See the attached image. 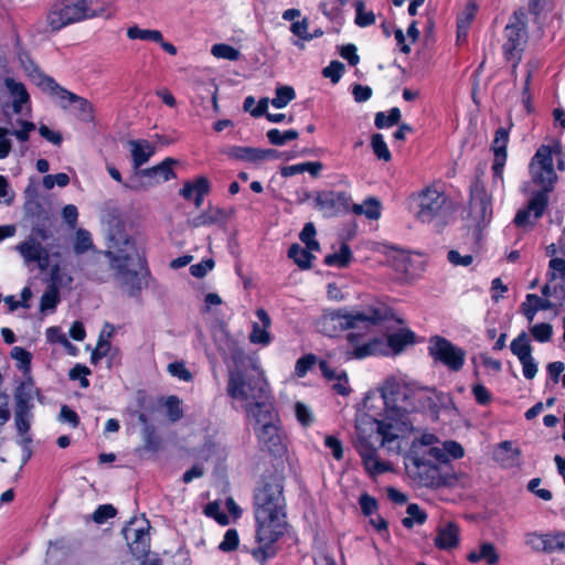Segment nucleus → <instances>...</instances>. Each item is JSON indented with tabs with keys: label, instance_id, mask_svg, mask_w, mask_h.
Wrapping results in <instances>:
<instances>
[{
	"label": "nucleus",
	"instance_id": "nucleus-19",
	"mask_svg": "<svg viewBox=\"0 0 565 565\" xmlns=\"http://www.w3.org/2000/svg\"><path fill=\"white\" fill-rule=\"evenodd\" d=\"M509 142V131L507 128L500 127L494 135L492 141V150L494 154L492 171L494 178L502 179L504 164L507 161V147Z\"/></svg>",
	"mask_w": 565,
	"mask_h": 565
},
{
	"label": "nucleus",
	"instance_id": "nucleus-36",
	"mask_svg": "<svg viewBox=\"0 0 565 565\" xmlns=\"http://www.w3.org/2000/svg\"><path fill=\"white\" fill-rule=\"evenodd\" d=\"M71 98L73 99L72 105L74 106L76 117L85 122L93 121L95 116L94 106L82 96L75 95L71 96Z\"/></svg>",
	"mask_w": 565,
	"mask_h": 565
},
{
	"label": "nucleus",
	"instance_id": "nucleus-40",
	"mask_svg": "<svg viewBox=\"0 0 565 565\" xmlns=\"http://www.w3.org/2000/svg\"><path fill=\"white\" fill-rule=\"evenodd\" d=\"M413 332L401 330L387 337V348L395 354L401 353L407 344L413 343Z\"/></svg>",
	"mask_w": 565,
	"mask_h": 565
},
{
	"label": "nucleus",
	"instance_id": "nucleus-33",
	"mask_svg": "<svg viewBox=\"0 0 565 565\" xmlns=\"http://www.w3.org/2000/svg\"><path fill=\"white\" fill-rule=\"evenodd\" d=\"M210 182L205 177H199L194 181L186 182L180 190V195L186 200H192L196 194H207Z\"/></svg>",
	"mask_w": 565,
	"mask_h": 565
},
{
	"label": "nucleus",
	"instance_id": "nucleus-61",
	"mask_svg": "<svg viewBox=\"0 0 565 565\" xmlns=\"http://www.w3.org/2000/svg\"><path fill=\"white\" fill-rule=\"evenodd\" d=\"M295 414L298 422L303 426H309L313 420L311 409L301 402L295 404Z\"/></svg>",
	"mask_w": 565,
	"mask_h": 565
},
{
	"label": "nucleus",
	"instance_id": "nucleus-24",
	"mask_svg": "<svg viewBox=\"0 0 565 565\" xmlns=\"http://www.w3.org/2000/svg\"><path fill=\"white\" fill-rule=\"evenodd\" d=\"M33 419V414L31 409H14V426L20 436L19 444L25 448L29 444H31L32 438L29 435V430L31 428V423Z\"/></svg>",
	"mask_w": 565,
	"mask_h": 565
},
{
	"label": "nucleus",
	"instance_id": "nucleus-16",
	"mask_svg": "<svg viewBox=\"0 0 565 565\" xmlns=\"http://www.w3.org/2000/svg\"><path fill=\"white\" fill-rule=\"evenodd\" d=\"M350 206L351 196L345 192L324 191L316 198V207L327 217L348 211Z\"/></svg>",
	"mask_w": 565,
	"mask_h": 565
},
{
	"label": "nucleus",
	"instance_id": "nucleus-8",
	"mask_svg": "<svg viewBox=\"0 0 565 565\" xmlns=\"http://www.w3.org/2000/svg\"><path fill=\"white\" fill-rule=\"evenodd\" d=\"M96 14V10L90 9L87 0H56L47 12L46 21L51 30L57 32Z\"/></svg>",
	"mask_w": 565,
	"mask_h": 565
},
{
	"label": "nucleus",
	"instance_id": "nucleus-58",
	"mask_svg": "<svg viewBox=\"0 0 565 565\" xmlns=\"http://www.w3.org/2000/svg\"><path fill=\"white\" fill-rule=\"evenodd\" d=\"M440 448L446 452V463L449 462L450 458L459 459L465 455L462 446L454 440L440 443Z\"/></svg>",
	"mask_w": 565,
	"mask_h": 565
},
{
	"label": "nucleus",
	"instance_id": "nucleus-51",
	"mask_svg": "<svg viewBox=\"0 0 565 565\" xmlns=\"http://www.w3.org/2000/svg\"><path fill=\"white\" fill-rule=\"evenodd\" d=\"M558 278L565 281V257H554L548 263V281H554Z\"/></svg>",
	"mask_w": 565,
	"mask_h": 565
},
{
	"label": "nucleus",
	"instance_id": "nucleus-17",
	"mask_svg": "<svg viewBox=\"0 0 565 565\" xmlns=\"http://www.w3.org/2000/svg\"><path fill=\"white\" fill-rule=\"evenodd\" d=\"M177 163L178 161L175 159L166 158L154 167L138 170L136 175L142 180L143 185L152 186L160 184L175 178L172 167Z\"/></svg>",
	"mask_w": 565,
	"mask_h": 565
},
{
	"label": "nucleus",
	"instance_id": "nucleus-22",
	"mask_svg": "<svg viewBox=\"0 0 565 565\" xmlns=\"http://www.w3.org/2000/svg\"><path fill=\"white\" fill-rule=\"evenodd\" d=\"M136 172L141 170V166L149 161L153 156L156 148L145 139L130 140L128 142Z\"/></svg>",
	"mask_w": 565,
	"mask_h": 565
},
{
	"label": "nucleus",
	"instance_id": "nucleus-11",
	"mask_svg": "<svg viewBox=\"0 0 565 565\" xmlns=\"http://www.w3.org/2000/svg\"><path fill=\"white\" fill-rule=\"evenodd\" d=\"M428 352L436 362L441 363L454 372L460 371L466 360V351L463 349L439 335L429 339Z\"/></svg>",
	"mask_w": 565,
	"mask_h": 565
},
{
	"label": "nucleus",
	"instance_id": "nucleus-31",
	"mask_svg": "<svg viewBox=\"0 0 565 565\" xmlns=\"http://www.w3.org/2000/svg\"><path fill=\"white\" fill-rule=\"evenodd\" d=\"M387 348L381 340H372L361 345H355L352 351L348 352L349 359H363L370 355L386 353Z\"/></svg>",
	"mask_w": 565,
	"mask_h": 565
},
{
	"label": "nucleus",
	"instance_id": "nucleus-13",
	"mask_svg": "<svg viewBox=\"0 0 565 565\" xmlns=\"http://www.w3.org/2000/svg\"><path fill=\"white\" fill-rule=\"evenodd\" d=\"M530 172L533 181L541 185L547 194L552 190L557 175L553 166L552 149L548 146H542L531 160Z\"/></svg>",
	"mask_w": 565,
	"mask_h": 565
},
{
	"label": "nucleus",
	"instance_id": "nucleus-1",
	"mask_svg": "<svg viewBox=\"0 0 565 565\" xmlns=\"http://www.w3.org/2000/svg\"><path fill=\"white\" fill-rule=\"evenodd\" d=\"M256 546L250 551L259 564H265L278 553L277 542L287 530L286 500L281 476L265 477L254 493Z\"/></svg>",
	"mask_w": 565,
	"mask_h": 565
},
{
	"label": "nucleus",
	"instance_id": "nucleus-4",
	"mask_svg": "<svg viewBox=\"0 0 565 565\" xmlns=\"http://www.w3.org/2000/svg\"><path fill=\"white\" fill-rule=\"evenodd\" d=\"M226 391L233 399L244 403L248 417L273 406L264 372L252 361L230 370Z\"/></svg>",
	"mask_w": 565,
	"mask_h": 565
},
{
	"label": "nucleus",
	"instance_id": "nucleus-46",
	"mask_svg": "<svg viewBox=\"0 0 565 565\" xmlns=\"http://www.w3.org/2000/svg\"><path fill=\"white\" fill-rule=\"evenodd\" d=\"M94 244L92 241L90 233L84 228H78L75 235V242L73 245V250L76 255H82L90 249H93Z\"/></svg>",
	"mask_w": 565,
	"mask_h": 565
},
{
	"label": "nucleus",
	"instance_id": "nucleus-28",
	"mask_svg": "<svg viewBox=\"0 0 565 565\" xmlns=\"http://www.w3.org/2000/svg\"><path fill=\"white\" fill-rule=\"evenodd\" d=\"M390 265L404 276H413V263L409 254L402 249L393 248L388 254Z\"/></svg>",
	"mask_w": 565,
	"mask_h": 565
},
{
	"label": "nucleus",
	"instance_id": "nucleus-3",
	"mask_svg": "<svg viewBox=\"0 0 565 565\" xmlns=\"http://www.w3.org/2000/svg\"><path fill=\"white\" fill-rule=\"evenodd\" d=\"M440 440L430 433H424L412 441L405 456V469L409 478L419 486L440 488L447 484V475L441 471L446 456Z\"/></svg>",
	"mask_w": 565,
	"mask_h": 565
},
{
	"label": "nucleus",
	"instance_id": "nucleus-25",
	"mask_svg": "<svg viewBox=\"0 0 565 565\" xmlns=\"http://www.w3.org/2000/svg\"><path fill=\"white\" fill-rule=\"evenodd\" d=\"M39 86H41L44 90L54 95L58 99V104L62 108L66 109L70 105H72L73 99L71 96H75L76 94L67 90L66 88L60 86L52 77L50 76H41L39 82Z\"/></svg>",
	"mask_w": 565,
	"mask_h": 565
},
{
	"label": "nucleus",
	"instance_id": "nucleus-2",
	"mask_svg": "<svg viewBox=\"0 0 565 565\" xmlns=\"http://www.w3.org/2000/svg\"><path fill=\"white\" fill-rule=\"evenodd\" d=\"M138 256L135 243L129 236L118 230L109 236L108 249L96 252L89 259V275L99 281H105L106 276L99 268L105 257L114 271V277L128 296H137L146 286L142 276L134 269L135 257Z\"/></svg>",
	"mask_w": 565,
	"mask_h": 565
},
{
	"label": "nucleus",
	"instance_id": "nucleus-54",
	"mask_svg": "<svg viewBox=\"0 0 565 565\" xmlns=\"http://www.w3.org/2000/svg\"><path fill=\"white\" fill-rule=\"evenodd\" d=\"M371 145H372V149H373L375 156L380 160H384V161L391 160V158H392L391 152H390L387 145L384 141V138L381 134H375L372 136Z\"/></svg>",
	"mask_w": 565,
	"mask_h": 565
},
{
	"label": "nucleus",
	"instance_id": "nucleus-59",
	"mask_svg": "<svg viewBox=\"0 0 565 565\" xmlns=\"http://www.w3.org/2000/svg\"><path fill=\"white\" fill-rule=\"evenodd\" d=\"M344 72V65L339 61H332L323 68L322 75L330 78L332 83H338Z\"/></svg>",
	"mask_w": 565,
	"mask_h": 565
},
{
	"label": "nucleus",
	"instance_id": "nucleus-63",
	"mask_svg": "<svg viewBox=\"0 0 565 565\" xmlns=\"http://www.w3.org/2000/svg\"><path fill=\"white\" fill-rule=\"evenodd\" d=\"M116 515V509L111 504H103L99 505L94 514L93 520L98 523H105L108 519L114 518Z\"/></svg>",
	"mask_w": 565,
	"mask_h": 565
},
{
	"label": "nucleus",
	"instance_id": "nucleus-39",
	"mask_svg": "<svg viewBox=\"0 0 565 565\" xmlns=\"http://www.w3.org/2000/svg\"><path fill=\"white\" fill-rule=\"evenodd\" d=\"M288 257L291 258L301 269L311 268L315 256L299 244H292L288 249Z\"/></svg>",
	"mask_w": 565,
	"mask_h": 565
},
{
	"label": "nucleus",
	"instance_id": "nucleus-14",
	"mask_svg": "<svg viewBox=\"0 0 565 565\" xmlns=\"http://www.w3.org/2000/svg\"><path fill=\"white\" fill-rule=\"evenodd\" d=\"M149 527L147 520L132 519L122 530L124 537L136 558H142L149 553Z\"/></svg>",
	"mask_w": 565,
	"mask_h": 565
},
{
	"label": "nucleus",
	"instance_id": "nucleus-10",
	"mask_svg": "<svg viewBox=\"0 0 565 565\" xmlns=\"http://www.w3.org/2000/svg\"><path fill=\"white\" fill-rule=\"evenodd\" d=\"M255 420V431L260 447L275 456L281 455L285 451L284 438L278 427V417L270 406L259 413L250 416Z\"/></svg>",
	"mask_w": 565,
	"mask_h": 565
},
{
	"label": "nucleus",
	"instance_id": "nucleus-35",
	"mask_svg": "<svg viewBox=\"0 0 565 565\" xmlns=\"http://www.w3.org/2000/svg\"><path fill=\"white\" fill-rule=\"evenodd\" d=\"M525 544L537 552L553 553V534L530 533L525 536Z\"/></svg>",
	"mask_w": 565,
	"mask_h": 565
},
{
	"label": "nucleus",
	"instance_id": "nucleus-53",
	"mask_svg": "<svg viewBox=\"0 0 565 565\" xmlns=\"http://www.w3.org/2000/svg\"><path fill=\"white\" fill-rule=\"evenodd\" d=\"M11 358L17 361V366L23 373H28L30 371L32 355L29 351L21 347H14L11 350Z\"/></svg>",
	"mask_w": 565,
	"mask_h": 565
},
{
	"label": "nucleus",
	"instance_id": "nucleus-26",
	"mask_svg": "<svg viewBox=\"0 0 565 565\" xmlns=\"http://www.w3.org/2000/svg\"><path fill=\"white\" fill-rule=\"evenodd\" d=\"M256 316L260 320L263 327L254 323L253 330L249 334V340L254 344L267 345L270 343V334L267 331L270 327V318L264 309H257Z\"/></svg>",
	"mask_w": 565,
	"mask_h": 565
},
{
	"label": "nucleus",
	"instance_id": "nucleus-56",
	"mask_svg": "<svg viewBox=\"0 0 565 565\" xmlns=\"http://www.w3.org/2000/svg\"><path fill=\"white\" fill-rule=\"evenodd\" d=\"M167 416L171 422H177L183 416V411L180 406V399L172 395L166 399L164 403Z\"/></svg>",
	"mask_w": 565,
	"mask_h": 565
},
{
	"label": "nucleus",
	"instance_id": "nucleus-15",
	"mask_svg": "<svg viewBox=\"0 0 565 565\" xmlns=\"http://www.w3.org/2000/svg\"><path fill=\"white\" fill-rule=\"evenodd\" d=\"M15 250L21 255L26 265L35 263L41 270H45L50 265L49 249L34 236H29L18 244Z\"/></svg>",
	"mask_w": 565,
	"mask_h": 565
},
{
	"label": "nucleus",
	"instance_id": "nucleus-62",
	"mask_svg": "<svg viewBox=\"0 0 565 565\" xmlns=\"http://www.w3.org/2000/svg\"><path fill=\"white\" fill-rule=\"evenodd\" d=\"M168 372L172 375L182 380L184 382H190L192 380L191 372L185 367L183 362H173L168 365Z\"/></svg>",
	"mask_w": 565,
	"mask_h": 565
},
{
	"label": "nucleus",
	"instance_id": "nucleus-52",
	"mask_svg": "<svg viewBox=\"0 0 565 565\" xmlns=\"http://www.w3.org/2000/svg\"><path fill=\"white\" fill-rule=\"evenodd\" d=\"M211 53L216 58H223L227 61H237L241 56V53L235 47L228 44H214L212 46Z\"/></svg>",
	"mask_w": 565,
	"mask_h": 565
},
{
	"label": "nucleus",
	"instance_id": "nucleus-42",
	"mask_svg": "<svg viewBox=\"0 0 565 565\" xmlns=\"http://www.w3.org/2000/svg\"><path fill=\"white\" fill-rule=\"evenodd\" d=\"M510 349L519 360H524L532 355V347L527 333L521 332L515 339H513L510 344Z\"/></svg>",
	"mask_w": 565,
	"mask_h": 565
},
{
	"label": "nucleus",
	"instance_id": "nucleus-55",
	"mask_svg": "<svg viewBox=\"0 0 565 565\" xmlns=\"http://www.w3.org/2000/svg\"><path fill=\"white\" fill-rule=\"evenodd\" d=\"M143 448L148 451H157L159 448V439L156 434V428L152 425H146L142 428Z\"/></svg>",
	"mask_w": 565,
	"mask_h": 565
},
{
	"label": "nucleus",
	"instance_id": "nucleus-34",
	"mask_svg": "<svg viewBox=\"0 0 565 565\" xmlns=\"http://www.w3.org/2000/svg\"><path fill=\"white\" fill-rule=\"evenodd\" d=\"M350 207L354 214H363L370 220H377L381 216V204L375 198H369L362 204H352Z\"/></svg>",
	"mask_w": 565,
	"mask_h": 565
},
{
	"label": "nucleus",
	"instance_id": "nucleus-43",
	"mask_svg": "<svg viewBox=\"0 0 565 565\" xmlns=\"http://www.w3.org/2000/svg\"><path fill=\"white\" fill-rule=\"evenodd\" d=\"M127 36L130 40H143V41H152V42H161V40H162V34L160 31L140 29L137 25L128 28Z\"/></svg>",
	"mask_w": 565,
	"mask_h": 565
},
{
	"label": "nucleus",
	"instance_id": "nucleus-29",
	"mask_svg": "<svg viewBox=\"0 0 565 565\" xmlns=\"http://www.w3.org/2000/svg\"><path fill=\"white\" fill-rule=\"evenodd\" d=\"M470 206L472 211L479 212L482 218L491 213L490 200L479 183H475L471 189Z\"/></svg>",
	"mask_w": 565,
	"mask_h": 565
},
{
	"label": "nucleus",
	"instance_id": "nucleus-50",
	"mask_svg": "<svg viewBox=\"0 0 565 565\" xmlns=\"http://www.w3.org/2000/svg\"><path fill=\"white\" fill-rule=\"evenodd\" d=\"M295 97L296 93L291 86H279L276 88V96L270 100V103L276 108H284Z\"/></svg>",
	"mask_w": 565,
	"mask_h": 565
},
{
	"label": "nucleus",
	"instance_id": "nucleus-47",
	"mask_svg": "<svg viewBox=\"0 0 565 565\" xmlns=\"http://www.w3.org/2000/svg\"><path fill=\"white\" fill-rule=\"evenodd\" d=\"M269 142L274 146H282L290 140H295L299 137V134L295 129L280 131L279 129H269L266 132Z\"/></svg>",
	"mask_w": 565,
	"mask_h": 565
},
{
	"label": "nucleus",
	"instance_id": "nucleus-44",
	"mask_svg": "<svg viewBox=\"0 0 565 565\" xmlns=\"http://www.w3.org/2000/svg\"><path fill=\"white\" fill-rule=\"evenodd\" d=\"M52 279L53 285L41 297L40 308L42 311L54 309L60 301L58 290L55 286L57 281L55 274L52 275Z\"/></svg>",
	"mask_w": 565,
	"mask_h": 565
},
{
	"label": "nucleus",
	"instance_id": "nucleus-30",
	"mask_svg": "<svg viewBox=\"0 0 565 565\" xmlns=\"http://www.w3.org/2000/svg\"><path fill=\"white\" fill-rule=\"evenodd\" d=\"M223 153L228 159L258 163V148L254 147H242V146H230L223 150Z\"/></svg>",
	"mask_w": 565,
	"mask_h": 565
},
{
	"label": "nucleus",
	"instance_id": "nucleus-6",
	"mask_svg": "<svg viewBox=\"0 0 565 565\" xmlns=\"http://www.w3.org/2000/svg\"><path fill=\"white\" fill-rule=\"evenodd\" d=\"M384 405H394L408 416L414 412L436 413L443 402V395L435 388L422 386L417 382L399 383L394 379L386 381L381 390Z\"/></svg>",
	"mask_w": 565,
	"mask_h": 565
},
{
	"label": "nucleus",
	"instance_id": "nucleus-60",
	"mask_svg": "<svg viewBox=\"0 0 565 565\" xmlns=\"http://www.w3.org/2000/svg\"><path fill=\"white\" fill-rule=\"evenodd\" d=\"M70 183V177L66 173L47 174L43 178V185L45 189H53L54 185L61 188L66 186Z\"/></svg>",
	"mask_w": 565,
	"mask_h": 565
},
{
	"label": "nucleus",
	"instance_id": "nucleus-7",
	"mask_svg": "<svg viewBox=\"0 0 565 565\" xmlns=\"http://www.w3.org/2000/svg\"><path fill=\"white\" fill-rule=\"evenodd\" d=\"M382 319L383 315L379 309H367L363 312L327 310L316 321V328L324 335L334 337L347 329H367Z\"/></svg>",
	"mask_w": 565,
	"mask_h": 565
},
{
	"label": "nucleus",
	"instance_id": "nucleus-57",
	"mask_svg": "<svg viewBox=\"0 0 565 565\" xmlns=\"http://www.w3.org/2000/svg\"><path fill=\"white\" fill-rule=\"evenodd\" d=\"M532 337L539 342H547L551 340L553 334V327L550 323H537L534 324L531 329Z\"/></svg>",
	"mask_w": 565,
	"mask_h": 565
},
{
	"label": "nucleus",
	"instance_id": "nucleus-9",
	"mask_svg": "<svg viewBox=\"0 0 565 565\" xmlns=\"http://www.w3.org/2000/svg\"><path fill=\"white\" fill-rule=\"evenodd\" d=\"M527 15L523 9L514 11L504 28V43L502 45L503 54L507 61L512 63L513 70L521 61L522 53L527 40L526 32Z\"/></svg>",
	"mask_w": 565,
	"mask_h": 565
},
{
	"label": "nucleus",
	"instance_id": "nucleus-5",
	"mask_svg": "<svg viewBox=\"0 0 565 565\" xmlns=\"http://www.w3.org/2000/svg\"><path fill=\"white\" fill-rule=\"evenodd\" d=\"M384 413L380 419L362 415L356 419L355 428L361 438H365L367 426L375 430L380 437V446L391 454L398 455L403 449V441L414 431V423L398 406L384 405Z\"/></svg>",
	"mask_w": 565,
	"mask_h": 565
},
{
	"label": "nucleus",
	"instance_id": "nucleus-38",
	"mask_svg": "<svg viewBox=\"0 0 565 565\" xmlns=\"http://www.w3.org/2000/svg\"><path fill=\"white\" fill-rule=\"evenodd\" d=\"M495 457L505 466H515L519 463L520 450L514 448L511 441H502Z\"/></svg>",
	"mask_w": 565,
	"mask_h": 565
},
{
	"label": "nucleus",
	"instance_id": "nucleus-32",
	"mask_svg": "<svg viewBox=\"0 0 565 565\" xmlns=\"http://www.w3.org/2000/svg\"><path fill=\"white\" fill-rule=\"evenodd\" d=\"M36 390L34 385L31 382H24L22 383L15 392L14 399H15V408L20 409L21 407L23 409H31L33 408V397Z\"/></svg>",
	"mask_w": 565,
	"mask_h": 565
},
{
	"label": "nucleus",
	"instance_id": "nucleus-37",
	"mask_svg": "<svg viewBox=\"0 0 565 565\" xmlns=\"http://www.w3.org/2000/svg\"><path fill=\"white\" fill-rule=\"evenodd\" d=\"M224 217V212L218 207H209L200 215L190 220V225L193 227L207 226L221 222Z\"/></svg>",
	"mask_w": 565,
	"mask_h": 565
},
{
	"label": "nucleus",
	"instance_id": "nucleus-23",
	"mask_svg": "<svg viewBox=\"0 0 565 565\" xmlns=\"http://www.w3.org/2000/svg\"><path fill=\"white\" fill-rule=\"evenodd\" d=\"M467 559L470 563L483 562L487 565H497L500 561V555L494 544L481 542L476 548L468 553Z\"/></svg>",
	"mask_w": 565,
	"mask_h": 565
},
{
	"label": "nucleus",
	"instance_id": "nucleus-27",
	"mask_svg": "<svg viewBox=\"0 0 565 565\" xmlns=\"http://www.w3.org/2000/svg\"><path fill=\"white\" fill-rule=\"evenodd\" d=\"M4 85L13 98L12 108L15 114L22 111V105L29 103L30 96L25 86L13 78H6Z\"/></svg>",
	"mask_w": 565,
	"mask_h": 565
},
{
	"label": "nucleus",
	"instance_id": "nucleus-49",
	"mask_svg": "<svg viewBox=\"0 0 565 565\" xmlns=\"http://www.w3.org/2000/svg\"><path fill=\"white\" fill-rule=\"evenodd\" d=\"M407 516L403 519L402 523L405 527L411 529L415 523L423 524L426 521V513L415 503H412L406 509Z\"/></svg>",
	"mask_w": 565,
	"mask_h": 565
},
{
	"label": "nucleus",
	"instance_id": "nucleus-12",
	"mask_svg": "<svg viewBox=\"0 0 565 565\" xmlns=\"http://www.w3.org/2000/svg\"><path fill=\"white\" fill-rule=\"evenodd\" d=\"M416 217L423 223H430L444 217L448 211L447 196L434 188H426L417 195Z\"/></svg>",
	"mask_w": 565,
	"mask_h": 565
},
{
	"label": "nucleus",
	"instance_id": "nucleus-48",
	"mask_svg": "<svg viewBox=\"0 0 565 565\" xmlns=\"http://www.w3.org/2000/svg\"><path fill=\"white\" fill-rule=\"evenodd\" d=\"M401 120V110L397 107L392 108L388 114L380 111L375 115V126L379 129L392 127Z\"/></svg>",
	"mask_w": 565,
	"mask_h": 565
},
{
	"label": "nucleus",
	"instance_id": "nucleus-41",
	"mask_svg": "<svg viewBox=\"0 0 565 565\" xmlns=\"http://www.w3.org/2000/svg\"><path fill=\"white\" fill-rule=\"evenodd\" d=\"M352 259V252L348 244H342L339 252L329 254L324 258V264L339 268L347 267Z\"/></svg>",
	"mask_w": 565,
	"mask_h": 565
},
{
	"label": "nucleus",
	"instance_id": "nucleus-21",
	"mask_svg": "<svg viewBox=\"0 0 565 565\" xmlns=\"http://www.w3.org/2000/svg\"><path fill=\"white\" fill-rule=\"evenodd\" d=\"M460 530L455 522H446L438 526L435 545L439 550H451L459 545Z\"/></svg>",
	"mask_w": 565,
	"mask_h": 565
},
{
	"label": "nucleus",
	"instance_id": "nucleus-18",
	"mask_svg": "<svg viewBox=\"0 0 565 565\" xmlns=\"http://www.w3.org/2000/svg\"><path fill=\"white\" fill-rule=\"evenodd\" d=\"M548 204V196L545 192H537L534 194L525 209L519 210L514 217V223L519 227L532 226L534 222L531 220L533 215L534 221L539 220Z\"/></svg>",
	"mask_w": 565,
	"mask_h": 565
},
{
	"label": "nucleus",
	"instance_id": "nucleus-20",
	"mask_svg": "<svg viewBox=\"0 0 565 565\" xmlns=\"http://www.w3.org/2000/svg\"><path fill=\"white\" fill-rule=\"evenodd\" d=\"M358 451L369 473L376 476L390 470V465L382 461L379 458L377 450L371 447L366 441H361L358 445Z\"/></svg>",
	"mask_w": 565,
	"mask_h": 565
},
{
	"label": "nucleus",
	"instance_id": "nucleus-64",
	"mask_svg": "<svg viewBox=\"0 0 565 565\" xmlns=\"http://www.w3.org/2000/svg\"><path fill=\"white\" fill-rule=\"evenodd\" d=\"M238 546V534L234 529L226 531L223 541L220 543V550L223 552L234 551Z\"/></svg>",
	"mask_w": 565,
	"mask_h": 565
},
{
	"label": "nucleus",
	"instance_id": "nucleus-45",
	"mask_svg": "<svg viewBox=\"0 0 565 565\" xmlns=\"http://www.w3.org/2000/svg\"><path fill=\"white\" fill-rule=\"evenodd\" d=\"M355 8V19L354 22L360 28H365L375 23V14L373 11H369L365 8V4L362 0H356L354 2Z\"/></svg>",
	"mask_w": 565,
	"mask_h": 565
}]
</instances>
